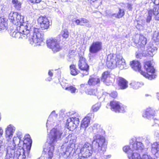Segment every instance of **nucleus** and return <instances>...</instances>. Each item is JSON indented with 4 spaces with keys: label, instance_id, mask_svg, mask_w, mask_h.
<instances>
[{
    "label": "nucleus",
    "instance_id": "nucleus-1",
    "mask_svg": "<svg viewBox=\"0 0 159 159\" xmlns=\"http://www.w3.org/2000/svg\"><path fill=\"white\" fill-rule=\"evenodd\" d=\"M16 29V31L12 28L9 31L11 36L16 38H21L26 39L28 37L30 43L32 45L40 44V42L43 41V34L40 31V30L35 28L28 23H24L20 26H15Z\"/></svg>",
    "mask_w": 159,
    "mask_h": 159
},
{
    "label": "nucleus",
    "instance_id": "nucleus-2",
    "mask_svg": "<svg viewBox=\"0 0 159 159\" xmlns=\"http://www.w3.org/2000/svg\"><path fill=\"white\" fill-rule=\"evenodd\" d=\"M90 128L92 129L93 133L92 144L94 146V150L97 154L102 155L106 151L107 145L103 136L105 131L98 124H95Z\"/></svg>",
    "mask_w": 159,
    "mask_h": 159
},
{
    "label": "nucleus",
    "instance_id": "nucleus-3",
    "mask_svg": "<svg viewBox=\"0 0 159 159\" xmlns=\"http://www.w3.org/2000/svg\"><path fill=\"white\" fill-rule=\"evenodd\" d=\"M146 43V39L142 35H140L139 40H135L136 46L139 48L138 52H136V58H141L142 56L147 57L149 55L152 57L155 54L157 50V47L150 43L145 48L144 46Z\"/></svg>",
    "mask_w": 159,
    "mask_h": 159
},
{
    "label": "nucleus",
    "instance_id": "nucleus-4",
    "mask_svg": "<svg viewBox=\"0 0 159 159\" xmlns=\"http://www.w3.org/2000/svg\"><path fill=\"white\" fill-rule=\"evenodd\" d=\"M65 133L62 129L53 128L51 131L50 134L47 139V142L49 144L47 150L48 152L46 157L48 159H52L53 157V152L54 146L57 141L61 140L64 137Z\"/></svg>",
    "mask_w": 159,
    "mask_h": 159
},
{
    "label": "nucleus",
    "instance_id": "nucleus-5",
    "mask_svg": "<svg viewBox=\"0 0 159 159\" xmlns=\"http://www.w3.org/2000/svg\"><path fill=\"white\" fill-rule=\"evenodd\" d=\"M130 65L134 70L138 71L141 74L149 80H152L156 77V75L152 74L155 72V70L152 66L151 61H147L145 63L144 68L146 70L147 73L141 70V64L138 61L134 60L130 62Z\"/></svg>",
    "mask_w": 159,
    "mask_h": 159
},
{
    "label": "nucleus",
    "instance_id": "nucleus-6",
    "mask_svg": "<svg viewBox=\"0 0 159 159\" xmlns=\"http://www.w3.org/2000/svg\"><path fill=\"white\" fill-rule=\"evenodd\" d=\"M106 64L107 67L111 69L118 66L120 69H123L125 68V62L120 55L110 54L107 57Z\"/></svg>",
    "mask_w": 159,
    "mask_h": 159
},
{
    "label": "nucleus",
    "instance_id": "nucleus-7",
    "mask_svg": "<svg viewBox=\"0 0 159 159\" xmlns=\"http://www.w3.org/2000/svg\"><path fill=\"white\" fill-rule=\"evenodd\" d=\"M14 147H9L7 149L6 159H25L26 152L28 155L30 150L28 151L26 148H19L16 151L13 150Z\"/></svg>",
    "mask_w": 159,
    "mask_h": 159
},
{
    "label": "nucleus",
    "instance_id": "nucleus-8",
    "mask_svg": "<svg viewBox=\"0 0 159 159\" xmlns=\"http://www.w3.org/2000/svg\"><path fill=\"white\" fill-rule=\"evenodd\" d=\"M32 144V140L30 138H26L23 140L18 137H14L12 142L8 144L7 149L10 146L14 147L13 150H16V145L19 147L22 148L24 147L26 148L28 151L30 150Z\"/></svg>",
    "mask_w": 159,
    "mask_h": 159
},
{
    "label": "nucleus",
    "instance_id": "nucleus-9",
    "mask_svg": "<svg viewBox=\"0 0 159 159\" xmlns=\"http://www.w3.org/2000/svg\"><path fill=\"white\" fill-rule=\"evenodd\" d=\"M9 20L15 26L22 25L24 22V17L16 12H11L8 16Z\"/></svg>",
    "mask_w": 159,
    "mask_h": 159
},
{
    "label": "nucleus",
    "instance_id": "nucleus-10",
    "mask_svg": "<svg viewBox=\"0 0 159 159\" xmlns=\"http://www.w3.org/2000/svg\"><path fill=\"white\" fill-rule=\"evenodd\" d=\"M139 140V139H133L130 141L131 149L134 152L139 154L142 152L144 148L143 144Z\"/></svg>",
    "mask_w": 159,
    "mask_h": 159
},
{
    "label": "nucleus",
    "instance_id": "nucleus-11",
    "mask_svg": "<svg viewBox=\"0 0 159 159\" xmlns=\"http://www.w3.org/2000/svg\"><path fill=\"white\" fill-rule=\"evenodd\" d=\"M153 15L154 18L156 20H159V6H155L150 8L148 11V16L146 18L147 23H149Z\"/></svg>",
    "mask_w": 159,
    "mask_h": 159
},
{
    "label": "nucleus",
    "instance_id": "nucleus-12",
    "mask_svg": "<svg viewBox=\"0 0 159 159\" xmlns=\"http://www.w3.org/2000/svg\"><path fill=\"white\" fill-rule=\"evenodd\" d=\"M93 148L91 144L88 143H85L80 149V153L84 158L90 156L93 151Z\"/></svg>",
    "mask_w": 159,
    "mask_h": 159
},
{
    "label": "nucleus",
    "instance_id": "nucleus-13",
    "mask_svg": "<svg viewBox=\"0 0 159 159\" xmlns=\"http://www.w3.org/2000/svg\"><path fill=\"white\" fill-rule=\"evenodd\" d=\"M59 41L56 39H50L47 40V44L48 47L54 52L59 51L61 49L59 45Z\"/></svg>",
    "mask_w": 159,
    "mask_h": 159
},
{
    "label": "nucleus",
    "instance_id": "nucleus-14",
    "mask_svg": "<svg viewBox=\"0 0 159 159\" xmlns=\"http://www.w3.org/2000/svg\"><path fill=\"white\" fill-rule=\"evenodd\" d=\"M77 117H72L67 119L66 123L67 128L70 130L72 131L76 128L80 122L78 115L76 114Z\"/></svg>",
    "mask_w": 159,
    "mask_h": 159
},
{
    "label": "nucleus",
    "instance_id": "nucleus-15",
    "mask_svg": "<svg viewBox=\"0 0 159 159\" xmlns=\"http://www.w3.org/2000/svg\"><path fill=\"white\" fill-rule=\"evenodd\" d=\"M78 66L80 70L85 71V72L83 74V76L89 74V66L86 62L85 58L82 57L80 58L78 62Z\"/></svg>",
    "mask_w": 159,
    "mask_h": 159
},
{
    "label": "nucleus",
    "instance_id": "nucleus-16",
    "mask_svg": "<svg viewBox=\"0 0 159 159\" xmlns=\"http://www.w3.org/2000/svg\"><path fill=\"white\" fill-rule=\"evenodd\" d=\"M102 43L99 41H93L89 48V54H96L102 49Z\"/></svg>",
    "mask_w": 159,
    "mask_h": 159
},
{
    "label": "nucleus",
    "instance_id": "nucleus-17",
    "mask_svg": "<svg viewBox=\"0 0 159 159\" xmlns=\"http://www.w3.org/2000/svg\"><path fill=\"white\" fill-rule=\"evenodd\" d=\"M123 149L124 152L127 153L129 159H141L140 154L134 152L133 150L131 149L130 144L129 146H124Z\"/></svg>",
    "mask_w": 159,
    "mask_h": 159
},
{
    "label": "nucleus",
    "instance_id": "nucleus-18",
    "mask_svg": "<svg viewBox=\"0 0 159 159\" xmlns=\"http://www.w3.org/2000/svg\"><path fill=\"white\" fill-rule=\"evenodd\" d=\"M38 21L39 23L42 30H46L49 28V22L46 16H41L38 18Z\"/></svg>",
    "mask_w": 159,
    "mask_h": 159
},
{
    "label": "nucleus",
    "instance_id": "nucleus-19",
    "mask_svg": "<svg viewBox=\"0 0 159 159\" xmlns=\"http://www.w3.org/2000/svg\"><path fill=\"white\" fill-rule=\"evenodd\" d=\"M155 111L151 108H147L143 114V116L149 120H155Z\"/></svg>",
    "mask_w": 159,
    "mask_h": 159
},
{
    "label": "nucleus",
    "instance_id": "nucleus-20",
    "mask_svg": "<svg viewBox=\"0 0 159 159\" xmlns=\"http://www.w3.org/2000/svg\"><path fill=\"white\" fill-rule=\"evenodd\" d=\"M15 129L16 128L13 125H8L6 129V137L8 141L9 139H11L12 137L13 133L14 132Z\"/></svg>",
    "mask_w": 159,
    "mask_h": 159
},
{
    "label": "nucleus",
    "instance_id": "nucleus-21",
    "mask_svg": "<svg viewBox=\"0 0 159 159\" xmlns=\"http://www.w3.org/2000/svg\"><path fill=\"white\" fill-rule=\"evenodd\" d=\"M74 144H70L66 148H64V145L61 146V151H62L64 155H66V157L69 156L74 149Z\"/></svg>",
    "mask_w": 159,
    "mask_h": 159
},
{
    "label": "nucleus",
    "instance_id": "nucleus-22",
    "mask_svg": "<svg viewBox=\"0 0 159 159\" xmlns=\"http://www.w3.org/2000/svg\"><path fill=\"white\" fill-rule=\"evenodd\" d=\"M110 72L108 71H106L102 74L101 80L107 85H110L112 83L111 82H108V79L110 78Z\"/></svg>",
    "mask_w": 159,
    "mask_h": 159
},
{
    "label": "nucleus",
    "instance_id": "nucleus-23",
    "mask_svg": "<svg viewBox=\"0 0 159 159\" xmlns=\"http://www.w3.org/2000/svg\"><path fill=\"white\" fill-rule=\"evenodd\" d=\"M100 83V79L98 76H90L88 81L90 85H95L98 84Z\"/></svg>",
    "mask_w": 159,
    "mask_h": 159
},
{
    "label": "nucleus",
    "instance_id": "nucleus-24",
    "mask_svg": "<svg viewBox=\"0 0 159 159\" xmlns=\"http://www.w3.org/2000/svg\"><path fill=\"white\" fill-rule=\"evenodd\" d=\"M128 81L122 77H119L118 80V85L121 89H126L128 87Z\"/></svg>",
    "mask_w": 159,
    "mask_h": 159
},
{
    "label": "nucleus",
    "instance_id": "nucleus-25",
    "mask_svg": "<svg viewBox=\"0 0 159 159\" xmlns=\"http://www.w3.org/2000/svg\"><path fill=\"white\" fill-rule=\"evenodd\" d=\"M120 104L117 101H113L110 102V105L111 110L116 112H118V109L120 106Z\"/></svg>",
    "mask_w": 159,
    "mask_h": 159
},
{
    "label": "nucleus",
    "instance_id": "nucleus-26",
    "mask_svg": "<svg viewBox=\"0 0 159 159\" xmlns=\"http://www.w3.org/2000/svg\"><path fill=\"white\" fill-rule=\"evenodd\" d=\"M90 118L89 116L85 117L81 123V127L86 128L88 127L90 122Z\"/></svg>",
    "mask_w": 159,
    "mask_h": 159
},
{
    "label": "nucleus",
    "instance_id": "nucleus-27",
    "mask_svg": "<svg viewBox=\"0 0 159 159\" xmlns=\"http://www.w3.org/2000/svg\"><path fill=\"white\" fill-rule=\"evenodd\" d=\"M6 19L0 17V30H2L7 29V24Z\"/></svg>",
    "mask_w": 159,
    "mask_h": 159
},
{
    "label": "nucleus",
    "instance_id": "nucleus-28",
    "mask_svg": "<svg viewBox=\"0 0 159 159\" xmlns=\"http://www.w3.org/2000/svg\"><path fill=\"white\" fill-rule=\"evenodd\" d=\"M124 11L123 10L119 9V11L117 14H113L112 15V17H114L118 18L122 17L124 15Z\"/></svg>",
    "mask_w": 159,
    "mask_h": 159
},
{
    "label": "nucleus",
    "instance_id": "nucleus-29",
    "mask_svg": "<svg viewBox=\"0 0 159 159\" xmlns=\"http://www.w3.org/2000/svg\"><path fill=\"white\" fill-rule=\"evenodd\" d=\"M70 67L71 71L70 73L72 75H75L78 74L79 71L76 68L75 65H71Z\"/></svg>",
    "mask_w": 159,
    "mask_h": 159
},
{
    "label": "nucleus",
    "instance_id": "nucleus-30",
    "mask_svg": "<svg viewBox=\"0 0 159 159\" xmlns=\"http://www.w3.org/2000/svg\"><path fill=\"white\" fill-rule=\"evenodd\" d=\"M12 2L15 8L17 10H20L21 7V3L18 0H12Z\"/></svg>",
    "mask_w": 159,
    "mask_h": 159
},
{
    "label": "nucleus",
    "instance_id": "nucleus-31",
    "mask_svg": "<svg viewBox=\"0 0 159 159\" xmlns=\"http://www.w3.org/2000/svg\"><path fill=\"white\" fill-rule=\"evenodd\" d=\"M65 89L70 91L72 93H74L77 91L74 86L72 85L68 86L65 88Z\"/></svg>",
    "mask_w": 159,
    "mask_h": 159
},
{
    "label": "nucleus",
    "instance_id": "nucleus-32",
    "mask_svg": "<svg viewBox=\"0 0 159 159\" xmlns=\"http://www.w3.org/2000/svg\"><path fill=\"white\" fill-rule=\"evenodd\" d=\"M5 140L4 139H0V152H2L4 150Z\"/></svg>",
    "mask_w": 159,
    "mask_h": 159
},
{
    "label": "nucleus",
    "instance_id": "nucleus-33",
    "mask_svg": "<svg viewBox=\"0 0 159 159\" xmlns=\"http://www.w3.org/2000/svg\"><path fill=\"white\" fill-rule=\"evenodd\" d=\"M101 106V103L98 102L93 105L92 109L93 112H96L99 109Z\"/></svg>",
    "mask_w": 159,
    "mask_h": 159
},
{
    "label": "nucleus",
    "instance_id": "nucleus-34",
    "mask_svg": "<svg viewBox=\"0 0 159 159\" xmlns=\"http://www.w3.org/2000/svg\"><path fill=\"white\" fill-rule=\"evenodd\" d=\"M86 93L90 95H95L97 92V90L95 89H89L86 91Z\"/></svg>",
    "mask_w": 159,
    "mask_h": 159
},
{
    "label": "nucleus",
    "instance_id": "nucleus-35",
    "mask_svg": "<svg viewBox=\"0 0 159 159\" xmlns=\"http://www.w3.org/2000/svg\"><path fill=\"white\" fill-rule=\"evenodd\" d=\"M130 85L134 89H138L141 86V84L139 82H134L130 84Z\"/></svg>",
    "mask_w": 159,
    "mask_h": 159
},
{
    "label": "nucleus",
    "instance_id": "nucleus-36",
    "mask_svg": "<svg viewBox=\"0 0 159 159\" xmlns=\"http://www.w3.org/2000/svg\"><path fill=\"white\" fill-rule=\"evenodd\" d=\"M102 3V0H97L91 4L95 8H97Z\"/></svg>",
    "mask_w": 159,
    "mask_h": 159
},
{
    "label": "nucleus",
    "instance_id": "nucleus-37",
    "mask_svg": "<svg viewBox=\"0 0 159 159\" xmlns=\"http://www.w3.org/2000/svg\"><path fill=\"white\" fill-rule=\"evenodd\" d=\"M126 107L121 103L119 109H118L117 112H124L126 111Z\"/></svg>",
    "mask_w": 159,
    "mask_h": 159
},
{
    "label": "nucleus",
    "instance_id": "nucleus-38",
    "mask_svg": "<svg viewBox=\"0 0 159 159\" xmlns=\"http://www.w3.org/2000/svg\"><path fill=\"white\" fill-rule=\"evenodd\" d=\"M62 37L64 39L67 38L69 36V33L66 29H65L61 31Z\"/></svg>",
    "mask_w": 159,
    "mask_h": 159
},
{
    "label": "nucleus",
    "instance_id": "nucleus-39",
    "mask_svg": "<svg viewBox=\"0 0 159 159\" xmlns=\"http://www.w3.org/2000/svg\"><path fill=\"white\" fill-rule=\"evenodd\" d=\"M152 39L155 41L159 40V32L155 31L154 33Z\"/></svg>",
    "mask_w": 159,
    "mask_h": 159
},
{
    "label": "nucleus",
    "instance_id": "nucleus-40",
    "mask_svg": "<svg viewBox=\"0 0 159 159\" xmlns=\"http://www.w3.org/2000/svg\"><path fill=\"white\" fill-rule=\"evenodd\" d=\"M156 129L155 131V135L157 136L159 135V125L156 124L155 125Z\"/></svg>",
    "mask_w": 159,
    "mask_h": 159
},
{
    "label": "nucleus",
    "instance_id": "nucleus-41",
    "mask_svg": "<svg viewBox=\"0 0 159 159\" xmlns=\"http://www.w3.org/2000/svg\"><path fill=\"white\" fill-rule=\"evenodd\" d=\"M54 113H55V111H54L52 112L51 114L49 116L48 118V119L47 120V124H46V127L47 128L48 127V125L49 124H52V123H49L52 120L51 115H52V114H53Z\"/></svg>",
    "mask_w": 159,
    "mask_h": 159
},
{
    "label": "nucleus",
    "instance_id": "nucleus-42",
    "mask_svg": "<svg viewBox=\"0 0 159 159\" xmlns=\"http://www.w3.org/2000/svg\"><path fill=\"white\" fill-rule=\"evenodd\" d=\"M80 21L81 24V25H83L84 24L88 23L89 22L87 19L83 18H80Z\"/></svg>",
    "mask_w": 159,
    "mask_h": 159
},
{
    "label": "nucleus",
    "instance_id": "nucleus-43",
    "mask_svg": "<svg viewBox=\"0 0 159 159\" xmlns=\"http://www.w3.org/2000/svg\"><path fill=\"white\" fill-rule=\"evenodd\" d=\"M110 95L111 97H112L113 98H115L117 96V93L116 92V91H113L111 93V94H110Z\"/></svg>",
    "mask_w": 159,
    "mask_h": 159
},
{
    "label": "nucleus",
    "instance_id": "nucleus-44",
    "mask_svg": "<svg viewBox=\"0 0 159 159\" xmlns=\"http://www.w3.org/2000/svg\"><path fill=\"white\" fill-rule=\"evenodd\" d=\"M73 22H75L77 25H81V24L80 21V19H74L73 20Z\"/></svg>",
    "mask_w": 159,
    "mask_h": 159
},
{
    "label": "nucleus",
    "instance_id": "nucleus-45",
    "mask_svg": "<svg viewBox=\"0 0 159 159\" xmlns=\"http://www.w3.org/2000/svg\"><path fill=\"white\" fill-rule=\"evenodd\" d=\"M80 91L81 93H82L85 90L86 88L85 84H81L80 85Z\"/></svg>",
    "mask_w": 159,
    "mask_h": 159
},
{
    "label": "nucleus",
    "instance_id": "nucleus-46",
    "mask_svg": "<svg viewBox=\"0 0 159 159\" xmlns=\"http://www.w3.org/2000/svg\"><path fill=\"white\" fill-rule=\"evenodd\" d=\"M75 50H70L69 51V57L71 58L73 55L75 54Z\"/></svg>",
    "mask_w": 159,
    "mask_h": 159
},
{
    "label": "nucleus",
    "instance_id": "nucleus-47",
    "mask_svg": "<svg viewBox=\"0 0 159 159\" xmlns=\"http://www.w3.org/2000/svg\"><path fill=\"white\" fill-rule=\"evenodd\" d=\"M152 1L156 6H155H155L159 7V0H151Z\"/></svg>",
    "mask_w": 159,
    "mask_h": 159
},
{
    "label": "nucleus",
    "instance_id": "nucleus-48",
    "mask_svg": "<svg viewBox=\"0 0 159 159\" xmlns=\"http://www.w3.org/2000/svg\"><path fill=\"white\" fill-rule=\"evenodd\" d=\"M30 2L32 3H40L41 0H29Z\"/></svg>",
    "mask_w": 159,
    "mask_h": 159
},
{
    "label": "nucleus",
    "instance_id": "nucleus-49",
    "mask_svg": "<svg viewBox=\"0 0 159 159\" xmlns=\"http://www.w3.org/2000/svg\"><path fill=\"white\" fill-rule=\"evenodd\" d=\"M16 135H17L16 137H18L20 139H21V138L22 137V133L20 132V131L18 132L17 133Z\"/></svg>",
    "mask_w": 159,
    "mask_h": 159
},
{
    "label": "nucleus",
    "instance_id": "nucleus-50",
    "mask_svg": "<svg viewBox=\"0 0 159 159\" xmlns=\"http://www.w3.org/2000/svg\"><path fill=\"white\" fill-rule=\"evenodd\" d=\"M132 5L131 4L129 3H128L127 4V7L128 9L129 10H130L132 9Z\"/></svg>",
    "mask_w": 159,
    "mask_h": 159
},
{
    "label": "nucleus",
    "instance_id": "nucleus-51",
    "mask_svg": "<svg viewBox=\"0 0 159 159\" xmlns=\"http://www.w3.org/2000/svg\"><path fill=\"white\" fill-rule=\"evenodd\" d=\"M111 157V155H104V158L107 159L110 158Z\"/></svg>",
    "mask_w": 159,
    "mask_h": 159
},
{
    "label": "nucleus",
    "instance_id": "nucleus-52",
    "mask_svg": "<svg viewBox=\"0 0 159 159\" xmlns=\"http://www.w3.org/2000/svg\"><path fill=\"white\" fill-rule=\"evenodd\" d=\"M48 74L50 76V77H52L53 75V73L51 71V70H49L48 72Z\"/></svg>",
    "mask_w": 159,
    "mask_h": 159
},
{
    "label": "nucleus",
    "instance_id": "nucleus-53",
    "mask_svg": "<svg viewBox=\"0 0 159 159\" xmlns=\"http://www.w3.org/2000/svg\"><path fill=\"white\" fill-rule=\"evenodd\" d=\"M3 134V131L2 128L0 127V137L2 136Z\"/></svg>",
    "mask_w": 159,
    "mask_h": 159
},
{
    "label": "nucleus",
    "instance_id": "nucleus-54",
    "mask_svg": "<svg viewBox=\"0 0 159 159\" xmlns=\"http://www.w3.org/2000/svg\"><path fill=\"white\" fill-rule=\"evenodd\" d=\"M141 21H142L141 25H141V26L142 27H143L145 25V22L144 20H141Z\"/></svg>",
    "mask_w": 159,
    "mask_h": 159
},
{
    "label": "nucleus",
    "instance_id": "nucleus-55",
    "mask_svg": "<svg viewBox=\"0 0 159 159\" xmlns=\"http://www.w3.org/2000/svg\"><path fill=\"white\" fill-rule=\"evenodd\" d=\"M92 25L91 24L88 23L86 25V26L88 27H91Z\"/></svg>",
    "mask_w": 159,
    "mask_h": 159
},
{
    "label": "nucleus",
    "instance_id": "nucleus-56",
    "mask_svg": "<svg viewBox=\"0 0 159 159\" xmlns=\"http://www.w3.org/2000/svg\"><path fill=\"white\" fill-rule=\"evenodd\" d=\"M52 80V78L51 77H48V78H47L46 79V81H51Z\"/></svg>",
    "mask_w": 159,
    "mask_h": 159
},
{
    "label": "nucleus",
    "instance_id": "nucleus-57",
    "mask_svg": "<svg viewBox=\"0 0 159 159\" xmlns=\"http://www.w3.org/2000/svg\"><path fill=\"white\" fill-rule=\"evenodd\" d=\"M89 1L91 4H92L93 2H94L97 0H88Z\"/></svg>",
    "mask_w": 159,
    "mask_h": 159
},
{
    "label": "nucleus",
    "instance_id": "nucleus-58",
    "mask_svg": "<svg viewBox=\"0 0 159 159\" xmlns=\"http://www.w3.org/2000/svg\"><path fill=\"white\" fill-rule=\"evenodd\" d=\"M157 99L159 100V93H157Z\"/></svg>",
    "mask_w": 159,
    "mask_h": 159
},
{
    "label": "nucleus",
    "instance_id": "nucleus-59",
    "mask_svg": "<svg viewBox=\"0 0 159 159\" xmlns=\"http://www.w3.org/2000/svg\"><path fill=\"white\" fill-rule=\"evenodd\" d=\"M76 0H68V1L70 2H72L74 1H75Z\"/></svg>",
    "mask_w": 159,
    "mask_h": 159
},
{
    "label": "nucleus",
    "instance_id": "nucleus-60",
    "mask_svg": "<svg viewBox=\"0 0 159 159\" xmlns=\"http://www.w3.org/2000/svg\"><path fill=\"white\" fill-rule=\"evenodd\" d=\"M61 1L62 2H66L67 1H68V0H61Z\"/></svg>",
    "mask_w": 159,
    "mask_h": 159
},
{
    "label": "nucleus",
    "instance_id": "nucleus-61",
    "mask_svg": "<svg viewBox=\"0 0 159 159\" xmlns=\"http://www.w3.org/2000/svg\"><path fill=\"white\" fill-rule=\"evenodd\" d=\"M92 159H98L97 158H96L95 157H93L92 158Z\"/></svg>",
    "mask_w": 159,
    "mask_h": 159
},
{
    "label": "nucleus",
    "instance_id": "nucleus-62",
    "mask_svg": "<svg viewBox=\"0 0 159 159\" xmlns=\"http://www.w3.org/2000/svg\"><path fill=\"white\" fill-rule=\"evenodd\" d=\"M68 140H67V141H65V143H67V142H68Z\"/></svg>",
    "mask_w": 159,
    "mask_h": 159
},
{
    "label": "nucleus",
    "instance_id": "nucleus-63",
    "mask_svg": "<svg viewBox=\"0 0 159 159\" xmlns=\"http://www.w3.org/2000/svg\"><path fill=\"white\" fill-rule=\"evenodd\" d=\"M77 159H82L81 158L79 157L78 158H77Z\"/></svg>",
    "mask_w": 159,
    "mask_h": 159
},
{
    "label": "nucleus",
    "instance_id": "nucleus-64",
    "mask_svg": "<svg viewBox=\"0 0 159 159\" xmlns=\"http://www.w3.org/2000/svg\"><path fill=\"white\" fill-rule=\"evenodd\" d=\"M38 159H42L41 158H39Z\"/></svg>",
    "mask_w": 159,
    "mask_h": 159
}]
</instances>
